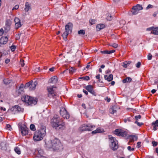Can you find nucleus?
Here are the masks:
<instances>
[{
	"instance_id": "obj_49",
	"label": "nucleus",
	"mask_w": 158,
	"mask_h": 158,
	"mask_svg": "<svg viewBox=\"0 0 158 158\" xmlns=\"http://www.w3.org/2000/svg\"><path fill=\"white\" fill-rule=\"evenodd\" d=\"M136 120H138V119H140L141 118V116L140 115L135 116V117Z\"/></svg>"
},
{
	"instance_id": "obj_50",
	"label": "nucleus",
	"mask_w": 158,
	"mask_h": 158,
	"mask_svg": "<svg viewBox=\"0 0 158 158\" xmlns=\"http://www.w3.org/2000/svg\"><path fill=\"white\" fill-rule=\"evenodd\" d=\"M111 46L115 48H117L118 46V44L115 43H113Z\"/></svg>"
},
{
	"instance_id": "obj_28",
	"label": "nucleus",
	"mask_w": 158,
	"mask_h": 158,
	"mask_svg": "<svg viewBox=\"0 0 158 158\" xmlns=\"http://www.w3.org/2000/svg\"><path fill=\"white\" fill-rule=\"evenodd\" d=\"M132 80V79L130 77H127L126 78H125L123 80V82L124 83H125L127 82H130Z\"/></svg>"
},
{
	"instance_id": "obj_6",
	"label": "nucleus",
	"mask_w": 158,
	"mask_h": 158,
	"mask_svg": "<svg viewBox=\"0 0 158 158\" xmlns=\"http://www.w3.org/2000/svg\"><path fill=\"white\" fill-rule=\"evenodd\" d=\"M9 111L12 114H15L18 113L23 112L24 111V109L19 105H16L9 109Z\"/></svg>"
},
{
	"instance_id": "obj_27",
	"label": "nucleus",
	"mask_w": 158,
	"mask_h": 158,
	"mask_svg": "<svg viewBox=\"0 0 158 158\" xmlns=\"http://www.w3.org/2000/svg\"><path fill=\"white\" fill-rule=\"evenodd\" d=\"M109 111L110 113L112 114H113L114 113L116 112V110L114 109V107L113 106H112L109 109Z\"/></svg>"
},
{
	"instance_id": "obj_55",
	"label": "nucleus",
	"mask_w": 158,
	"mask_h": 158,
	"mask_svg": "<svg viewBox=\"0 0 158 158\" xmlns=\"http://www.w3.org/2000/svg\"><path fill=\"white\" fill-rule=\"evenodd\" d=\"M115 52V50H108V54H110L112 53H114Z\"/></svg>"
},
{
	"instance_id": "obj_44",
	"label": "nucleus",
	"mask_w": 158,
	"mask_h": 158,
	"mask_svg": "<svg viewBox=\"0 0 158 158\" xmlns=\"http://www.w3.org/2000/svg\"><path fill=\"white\" fill-rule=\"evenodd\" d=\"M96 22V20L94 19H90L89 20V22L91 24L93 25L94 23H95Z\"/></svg>"
},
{
	"instance_id": "obj_5",
	"label": "nucleus",
	"mask_w": 158,
	"mask_h": 158,
	"mask_svg": "<svg viewBox=\"0 0 158 158\" xmlns=\"http://www.w3.org/2000/svg\"><path fill=\"white\" fill-rule=\"evenodd\" d=\"M73 24L72 23H69L65 25V31L63 33L62 36L64 39H67L68 35L72 31Z\"/></svg>"
},
{
	"instance_id": "obj_38",
	"label": "nucleus",
	"mask_w": 158,
	"mask_h": 158,
	"mask_svg": "<svg viewBox=\"0 0 158 158\" xmlns=\"http://www.w3.org/2000/svg\"><path fill=\"white\" fill-rule=\"evenodd\" d=\"M74 71L75 69L73 67L69 69V73L71 74H73L74 72Z\"/></svg>"
},
{
	"instance_id": "obj_30",
	"label": "nucleus",
	"mask_w": 158,
	"mask_h": 158,
	"mask_svg": "<svg viewBox=\"0 0 158 158\" xmlns=\"http://www.w3.org/2000/svg\"><path fill=\"white\" fill-rule=\"evenodd\" d=\"M32 83V81H31L28 82L25 85V88H27V87H29V89H30V87L31 85V84Z\"/></svg>"
},
{
	"instance_id": "obj_35",
	"label": "nucleus",
	"mask_w": 158,
	"mask_h": 158,
	"mask_svg": "<svg viewBox=\"0 0 158 158\" xmlns=\"http://www.w3.org/2000/svg\"><path fill=\"white\" fill-rule=\"evenodd\" d=\"M80 79H82L84 80H86L87 81L89 80L90 79L89 77L88 76H86L85 77H80Z\"/></svg>"
},
{
	"instance_id": "obj_1",
	"label": "nucleus",
	"mask_w": 158,
	"mask_h": 158,
	"mask_svg": "<svg viewBox=\"0 0 158 158\" xmlns=\"http://www.w3.org/2000/svg\"><path fill=\"white\" fill-rule=\"evenodd\" d=\"M47 147L52 148L54 151L62 148V145L60 141L56 138L46 143Z\"/></svg>"
},
{
	"instance_id": "obj_20",
	"label": "nucleus",
	"mask_w": 158,
	"mask_h": 158,
	"mask_svg": "<svg viewBox=\"0 0 158 158\" xmlns=\"http://www.w3.org/2000/svg\"><path fill=\"white\" fill-rule=\"evenodd\" d=\"M142 9L143 7H142L141 5L138 4L136 6H133L132 7V9L136 10L138 11L139 10H142Z\"/></svg>"
},
{
	"instance_id": "obj_41",
	"label": "nucleus",
	"mask_w": 158,
	"mask_h": 158,
	"mask_svg": "<svg viewBox=\"0 0 158 158\" xmlns=\"http://www.w3.org/2000/svg\"><path fill=\"white\" fill-rule=\"evenodd\" d=\"M158 124H155L154 123H152V125L153 126V130L156 131L157 130V128H156V125Z\"/></svg>"
},
{
	"instance_id": "obj_53",
	"label": "nucleus",
	"mask_w": 158,
	"mask_h": 158,
	"mask_svg": "<svg viewBox=\"0 0 158 158\" xmlns=\"http://www.w3.org/2000/svg\"><path fill=\"white\" fill-rule=\"evenodd\" d=\"M152 58V55L150 53L149 54L148 56V60H151Z\"/></svg>"
},
{
	"instance_id": "obj_56",
	"label": "nucleus",
	"mask_w": 158,
	"mask_h": 158,
	"mask_svg": "<svg viewBox=\"0 0 158 158\" xmlns=\"http://www.w3.org/2000/svg\"><path fill=\"white\" fill-rule=\"evenodd\" d=\"M152 143L153 146L154 147L156 146L157 145V142L155 141H153Z\"/></svg>"
},
{
	"instance_id": "obj_40",
	"label": "nucleus",
	"mask_w": 158,
	"mask_h": 158,
	"mask_svg": "<svg viewBox=\"0 0 158 158\" xmlns=\"http://www.w3.org/2000/svg\"><path fill=\"white\" fill-rule=\"evenodd\" d=\"M6 129H8L9 130L11 131L12 129L11 126L9 124H6Z\"/></svg>"
},
{
	"instance_id": "obj_63",
	"label": "nucleus",
	"mask_w": 158,
	"mask_h": 158,
	"mask_svg": "<svg viewBox=\"0 0 158 158\" xmlns=\"http://www.w3.org/2000/svg\"><path fill=\"white\" fill-rule=\"evenodd\" d=\"M91 63V62H89V63H88L87 64V66H86V68H87V69H89L90 66V64Z\"/></svg>"
},
{
	"instance_id": "obj_61",
	"label": "nucleus",
	"mask_w": 158,
	"mask_h": 158,
	"mask_svg": "<svg viewBox=\"0 0 158 158\" xmlns=\"http://www.w3.org/2000/svg\"><path fill=\"white\" fill-rule=\"evenodd\" d=\"M105 100H106L107 102H109L110 101V98H109L108 97H106L105 98Z\"/></svg>"
},
{
	"instance_id": "obj_11",
	"label": "nucleus",
	"mask_w": 158,
	"mask_h": 158,
	"mask_svg": "<svg viewBox=\"0 0 158 158\" xmlns=\"http://www.w3.org/2000/svg\"><path fill=\"white\" fill-rule=\"evenodd\" d=\"M114 133L117 135L123 137H125L127 135L126 131L120 129H116L114 131Z\"/></svg>"
},
{
	"instance_id": "obj_2",
	"label": "nucleus",
	"mask_w": 158,
	"mask_h": 158,
	"mask_svg": "<svg viewBox=\"0 0 158 158\" xmlns=\"http://www.w3.org/2000/svg\"><path fill=\"white\" fill-rule=\"evenodd\" d=\"M51 123L55 129H57L59 127V129H64L65 128V123L60 119L57 116H54L52 119Z\"/></svg>"
},
{
	"instance_id": "obj_60",
	"label": "nucleus",
	"mask_w": 158,
	"mask_h": 158,
	"mask_svg": "<svg viewBox=\"0 0 158 158\" xmlns=\"http://www.w3.org/2000/svg\"><path fill=\"white\" fill-rule=\"evenodd\" d=\"M101 52L103 54H108V50L101 51Z\"/></svg>"
},
{
	"instance_id": "obj_25",
	"label": "nucleus",
	"mask_w": 158,
	"mask_h": 158,
	"mask_svg": "<svg viewBox=\"0 0 158 158\" xmlns=\"http://www.w3.org/2000/svg\"><path fill=\"white\" fill-rule=\"evenodd\" d=\"M131 62V61H124L123 64V67L127 68Z\"/></svg>"
},
{
	"instance_id": "obj_54",
	"label": "nucleus",
	"mask_w": 158,
	"mask_h": 158,
	"mask_svg": "<svg viewBox=\"0 0 158 158\" xmlns=\"http://www.w3.org/2000/svg\"><path fill=\"white\" fill-rule=\"evenodd\" d=\"M141 64L140 62H139L136 64V67L137 68H139L140 67Z\"/></svg>"
},
{
	"instance_id": "obj_37",
	"label": "nucleus",
	"mask_w": 158,
	"mask_h": 158,
	"mask_svg": "<svg viewBox=\"0 0 158 158\" xmlns=\"http://www.w3.org/2000/svg\"><path fill=\"white\" fill-rule=\"evenodd\" d=\"M137 121L138 120H136L135 122V124H137V125H138V126H139V127H141V126H142V125H143V123H140L139 122Z\"/></svg>"
},
{
	"instance_id": "obj_31",
	"label": "nucleus",
	"mask_w": 158,
	"mask_h": 158,
	"mask_svg": "<svg viewBox=\"0 0 158 158\" xmlns=\"http://www.w3.org/2000/svg\"><path fill=\"white\" fill-rule=\"evenodd\" d=\"M11 80H9L8 79H5L3 80V82L4 84L6 85L10 83L11 82Z\"/></svg>"
},
{
	"instance_id": "obj_15",
	"label": "nucleus",
	"mask_w": 158,
	"mask_h": 158,
	"mask_svg": "<svg viewBox=\"0 0 158 158\" xmlns=\"http://www.w3.org/2000/svg\"><path fill=\"white\" fill-rule=\"evenodd\" d=\"M57 77L56 76H53L49 80L48 82L50 83L55 84L57 82Z\"/></svg>"
},
{
	"instance_id": "obj_34",
	"label": "nucleus",
	"mask_w": 158,
	"mask_h": 158,
	"mask_svg": "<svg viewBox=\"0 0 158 158\" xmlns=\"http://www.w3.org/2000/svg\"><path fill=\"white\" fill-rule=\"evenodd\" d=\"M8 56V55L7 54H6V56L5 57V58L4 59H3L4 60H5V62L7 64L10 62V59L6 58Z\"/></svg>"
},
{
	"instance_id": "obj_14",
	"label": "nucleus",
	"mask_w": 158,
	"mask_h": 158,
	"mask_svg": "<svg viewBox=\"0 0 158 158\" xmlns=\"http://www.w3.org/2000/svg\"><path fill=\"white\" fill-rule=\"evenodd\" d=\"M104 132V131L103 129L100 127H98L97 128L96 130L92 131V134L94 135L98 133H102Z\"/></svg>"
},
{
	"instance_id": "obj_59",
	"label": "nucleus",
	"mask_w": 158,
	"mask_h": 158,
	"mask_svg": "<svg viewBox=\"0 0 158 158\" xmlns=\"http://www.w3.org/2000/svg\"><path fill=\"white\" fill-rule=\"evenodd\" d=\"M19 7V6L18 5H15L13 8L12 10H17Z\"/></svg>"
},
{
	"instance_id": "obj_16",
	"label": "nucleus",
	"mask_w": 158,
	"mask_h": 158,
	"mask_svg": "<svg viewBox=\"0 0 158 158\" xmlns=\"http://www.w3.org/2000/svg\"><path fill=\"white\" fill-rule=\"evenodd\" d=\"M110 146L113 150H116L118 148L117 141L114 142L113 143H111L110 144Z\"/></svg>"
},
{
	"instance_id": "obj_24",
	"label": "nucleus",
	"mask_w": 158,
	"mask_h": 158,
	"mask_svg": "<svg viewBox=\"0 0 158 158\" xmlns=\"http://www.w3.org/2000/svg\"><path fill=\"white\" fill-rule=\"evenodd\" d=\"M25 7L24 9V10L25 11L27 12L30 9H31L30 4L28 2H27L25 3Z\"/></svg>"
},
{
	"instance_id": "obj_18",
	"label": "nucleus",
	"mask_w": 158,
	"mask_h": 158,
	"mask_svg": "<svg viewBox=\"0 0 158 158\" xmlns=\"http://www.w3.org/2000/svg\"><path fill=\"white\" fill-rule=\"evenodd\" d=\"M67 112V111L64 108H61L60 110V114L63 118L64 117H66L64 115L65 114H66Z\"/></svg>"
},
{
	"instance_id": "obj_48",
	"label": "nucleus",
	"mask_w": 158,
	"mask_h": 158,
	"mask_svg": "<svg viewBox=\"0 0 158 158\" xmlns=\"http://www.w3.org/2000/svg\"><path fill=\"white\" fill-rule=\"evenodd\" d=\"M6 25L10 26L11 24L10 21L9 20H7L6 21Z\"/></svg>"
},
{
	"instance_id": "obj_12",
	"label": "nucleus",
	"mask_w": 158,
	"mask_h": 158,
	"mask_svg": "<svg viewBox=\"0 0 158 158\" xmlns=\"http://www.w3.org/2000/svg\"><path fill=\"white\" fill-rule=\"evenodd\" d=\"M14 21L15 23V28L17 29L22 26L20 20L18 18L15 19Z\"/></svg>"
},
{
	"instance_id": "obj_17",
	"label": "nucleus",
	"mask_w": 158,
	"mask_h": 158,
	"mask_svg": "<svg viewBox=\"0 0 158 158\" xmlns=\"http://www.w3.org/2000/svg\"><path fill=\"white\" fill-rule=\"evenodd\" d=\"M24 89H23L21 87H17L16 89V94L17 95H20L23 91Z\"/></svg>"
},
{
	"instance_id": "obj_19",
	"label": "nucleus",
	"mask_w": 158,
	"mask_h": 158,
	"mask_svg": "<svg viewBox=\"0 0 158 158\" xmlns=\"http://www.w3.org/2000/svg\"><path fill=\"white\" fill-rule=\"evenodd\" d=\"M104 78L108 81H110L113 79V75L112 74H110L108 76L107 75H105Z\"/></svg>"
},
{
	"instance_id": "obj_9",
	"label": "nucleus",
	"mask_w": 158,
	"mask_h": 158,
	"mask_svg": "<svg viewBox=\"0 0 158 158\" xmlns=\"http://www.w3.org/2000/svg\"><path fill=\"white\" fill-rule=\"evenodd\" d=\"M19 128L23 135H26L28 134V128L25 124L22 123L19 124Z\"/></svg>"
},
{
	"instance_id": "obj_22",
	"label": "nucleus",
	"mask_w": 158,
	"mask_h": 158,
	"mask_svg": "<svg viewBox=\"0 0 158 158\" xmlns=\"http://www.w3.org/2000/svg\"><path fill=\"white\" fill-rule=\"evenodd\" d=\"M105 27V25L104 24H98L97 25L96 28L98 31H99L101 29Z\"/></svg>"
},
{
	"instance_id": "obj_13",
	"label": "nucleus",
	"mask_w": 158,
	"mask_h": 158,
	"mask_svg": "<svg viewBox=\"0 0 158 158\" xmlns=\"http://www.w3.org/2000/svg\"><path fill=\"white\" fill-rule=\"evenodd\" d=\"M8 36L6 37H2L0 39V46L2 44H6L8 40Z\"/></svg>"
},
{
	"instance_id": "obj_21",
	"label": "nucleus",
	"mask_w": 158,
	"mask_h": 158,
	"mask_svg": "<svg viewBox=\"0 0 158 158\" xmlns=\"http://www.w3.org/2000/svg\"><path fill=\"white\" fill-rule=\"evenodd\" d=\"M37 84V83L36 81L34 82L33 83H32L30 87V90H34Z\"/></svg>"
},
{
	"instance_id": "obj_62",
	"label": "nucleus",
	"mask_w": 158,
	"mask_h": 158,
	"mask_svg": "<svg viewBox=\"0 0 158 158\" xmlns=\"http://www.w3.org/2000/svg\"><path fill=\"white\" fill-rule=\"evenodd\" d=\"M152 6L151 5L149 4L148 5L147 7H146L147 9H148L150 8H152Z\"/></svg>"
},
{
	"instance_id": "obj_26",
	"label": "nucleus",
	"mask_w": 158,
	"mask_h": 158,
	"mask_svg": "<svg viewBox=\"0 0 158 158\" xmlns=\"http://www.w3.org/2000/svg\"><path fill=\"white\" fill-rule=\"evenodd\" d=\"M14 150L15 152L18 155L21 154V152L20 148L19 147H16L15 148Z\"/></svg>"
},
{
	"instance_id": "obj_46",
	"label": "nucleus",
	"mask_w": 158,
	"mask_h": 158,
	"mask_svg": "<svg viewBox=\"0 0 158 158\" xmlns=\"http://www.w3.org/2000/svg\"><path fill=\"white\" fill-rule=\"evenodd\" d=\"M16 48V47L15 46L12 45L10 47V49L12 51L14 52L15 51Z\"/></svg>"
},
{
	"instance_id": "obj_45",
	"label": "nucleus",
	"mask_w": 158,
	"mask_h": 158,
	"mask_svg": "<svg viewBox=\"0 0 158 158\" xmlns=\"http://www.w3.org/2000/svg\"><path fill=\"white\" fill-rule=\"evenodd\" d=\"M64 115L66 117H64V118H66V119H68V118H69V115L68 114V112H67V113H66V114H65Z\"/></svg>"
},
{
	"instance_id": "obj_29",
	"label": "nucleus",
	"mask_w": 158,
	"mask_h": 158,
	"mask_svg": "<svg viewBox=\"0 0 158 158\" xmlns=\"http://www.w3.org/2000/svg\"><path fill=\"white\" fill-rule=\"evenodd\" d=\"M85 89L89 92L93 89V87L91 85H88L85 86Z\"/></svg>"
},
{
	"instance_id": "obj_52",
	"label": "nucleus",
	"mask_w": 158,
	"mask_h": 158,
	"mask_svg": "<svg viewBox=\"0 0 158 158\" xmlns=\"http://www.w3.org/2000/svg\"><path fill=\"white\" fill-rule=\"evenodd\" d=\"M132 12L133 15H136L138 13V11L133 9Z\"/></svg>"
},
{
	"instance_id": "obj_4",
	"label": "nucleus",
	"mask_w": 158,
	"mask_h": 158,
	"mask_svg": "<svg viewBox=\"0 0 158 158\" xmlns=\"http://www.w3.org/2000/svg\"><path fill=\"white\" fill-rule=\"evenodd\" d=\"M22 100L25 103L28 105H35L37 102L36 99L28 95H23L22 98Z\"/></svg>"
},
{
	"instance_id": "obj_42",
	"label": "nucleus",
	"mask_w": 158,
	"mask_h": 158,
	"mask_svg": "<svg viewBox=\"0 0 158 158\" xmlns=\"http://www.w3.org/2000/svg\"><path fill=\"white\" fill-rule=\"evenodd\" d=\"M131 118H125L124 119V121L125 123H126L127 121L130 122L131 121Z\"/></svg>"
},
{
	"instance_id": "obj_8",
	"label": "nucleus",
	"mask_w": 158,
	"mask_h": 158,
	"mask_svg": "<svg viewBox=\"0 0 158 158\" xmlns=\"http://www.w3.org/2000/svg\"><path fill=\"white\" fill-rule=\"evenodd\" d=\"M95 127L94 125H91L90 124L86 125L84 124L81 126L79 128V130L80 131H91L93 129V128Z\"/></svg>"
},
{
	"instance_id": "obj_32",
	"label": "nucleus",
	"mask_w": 158,
	"mask_h": 158,
	"mask_svg": "<svg viewBox=\"0 0 158 158\" xmlns=\"http://www.w3.org/2000/svg\"><path fill=\"white\" fill-rule=\"evenodd\" d=\"M6 56V54L2 53V52H0V61L1 60L2 58L5 59V56Z\"/></svg>"
},
{
	"instance_id": "obj_51",
	"label": "nucleus",
	"mask_w": 158,
	"mask_h": 158,
	"mask_svg": "<svg viewBox=\"0 0 158 158\" xmlns=\"http://www.w3.org/2000/svg\"><path fill=\"white\" fill-rule=\"evenodd\" d=\"M127 149L130 151H134L135 150V148H131L130 146H128L127 148Z\"/></svg>"
},
{
	"instance_id": "obj_58",
	"label": "nucleus",
	"mask_w": 158,
	"mask_h": 158,
	"mask_svg": "<svg viewBox=\"0 0 158 158\" xmlns=\"http://www.w3.org/2000/svg\"><path fill=\"white\" fill-rule=\"evenodd\" d=\"M4 33V30L3 29L1 28L0 29V35H2Z\"/></svg>"
},
{
	"instance_id": "obj_64",
	"label": "nucleus",
	"mask_w": 158,
	"mask_h": 158,
	"mask_svg": "<svg viewBox=\"0 0 158 158\" xmlns=\"http://www.w3.org/2000/svg\"><path fill=\"white\" fill-rule=\"evenodd\" d=\"M83 92L86 95H87L88 94V92L86 90H84V89L83 90Z\"/></svg>"
},
{
	"instance_id": "obj_39",
	"label": "nucleus",
	"mask_w": 158,
	"mask_h": 158,
	"mask_svg": "<svg viewBox=\"0 0 158 158\" xmlns=\"http://www.w3.org/2000/svg\"><path fill=\"white\" fill-rule=\"evenodd\" d=\"M151 33L153 34L158 35V31L157 30H153L151 31Z\"/></svg>"
},
{
	"instance_id": "obj_23",
	"label": "nucleus",
	"mask_w": 158,
	"mask_h": 158,
	"mask_svg": "<svg viewBox=\"0 0 158 158\" xmlns=\"http://www.w3.org/2000/svg\"><path fill=\"white\" fill-rule=\"evenodd\" d=\"M108 139L109 141L111 143L117 141L115 138L113 137L111 135H109L108 136Z\"/></svg>"
},
{
	"instance_id": "obj_47",
	"label": "nucleus",
	"mask_w": 158,
	"mask_h": 158,
	"mask_svg": "<svg viewBox=\"0 0 158 158\" xmlns=\"http://www.w3.org/2000/svg\"><path fill=\"white\" fill-rule=\"evenodd\" d=\"M89 93H90L91 94H92L94 96L96 95V93L94 91L93 89L92 90H91V91H90V92H89Z\"/></svg>"
},
{
	"instance_id": "obj_7",
	"label": "nucleus",
	"mask_w": 158,
	"mask_h": 158,
	"mask_svg": "<svg viewBox=\"0 0 158 158\" xmlns=\"http://www.w3.org/2000/svg\"><path fill=\"white\" fill-rule=\"evenodd\" d=\"M56 87L54 85L48 87L47 90L48 93V96L50 98L54 97L56 95Z\"/></svg>"
},
{
	"instance_id": "obj_3",
	"label": "nucleus",
	"mask_w": 158,
	"mask_h": 158,
	"mask_svg": "<svg viewBox=\"0 0 158 158\" xmlns=\"http://www.w3.org/2000/svg\"><path fill=\"white\" fill-rule=\"evenodd\" d=\"M46 128L44 126L42 127L40 129L36 131L33 137L34 140L35 141L42 140L46 134Z\"/></svg>"
},
{
	"instance_id": "obj_33",
	"label": "nucleus",
	"mask_w": 158,
	"mask_h": 158,
	"mask_svg": "<svg viewBox=\"0 0 158 158\" xmlns=\"http://www.w3.org/2000/svg\"><path fill=\"white\" fill-rule=\"evenodd\" d=\"M78 33L79 35H84L85 34V31L83 30H80L78 31Z\"/></svg>"
},
{
	"instance_id": "obj_57",
	"label": "nucleus",
	"mask_w": 158,
	"mask_h": 158,
	"mask_svg": "<svg viewBox=\"0 0 158 158\" xmlns=\"http://www.w3.org/2000/svg\"><path fill=\"white\" fill-rule=\"evenodd\" d=\"M141 142H137L136 147L138 148H139L141 147Z\"/></svg>"
},
{
	"instance_id": "obj_36",
	"label": "nucleus",
	"mask_w": 158,
	"mask_h": 158,
	"mask_svg": "<svg viewBox=\"0 0 158 158\" xmlns=\"http://www.w3.org/2000/svg\"><path fill=\"white\" fill-rule=\"evenodd\" d=\"M30 128L32 131H34L35 130V126L34 124H31L30 126Z\"/></svg>"
},
{
	"instance_id": "obj_43",
	"label": "nucleus",
	"mask_w": 158,
	"mask_h": 158,
	"mask_svg": "<svg viewBox=\"0 0 158 158\" xmlns=\"http://www.w3.org/2000/svg\"><path fill=\"white\" fill-rule=\"evenodd\" d=\"M106 19L108 21H111L112 19V17L110 15H108L106 18Z\"/></svg>"
},
{
	"instance_id": "obj_10",
	"label": "nucleus",
	"mask_w": 158,
	"mask_h": 158,
	"mask_svg": "<svg viewBox=\"0 0 158 158\" xmlns=\"http://www.w3.org/2000/svg\"><path fill=\"white\" fill-rule=\"evenodd\" d=\"M35 156L39 158H47V157L44 156V152L42 149L40 148H38L36 150L34 153Z\"/></svg>"
}]
</instances>
